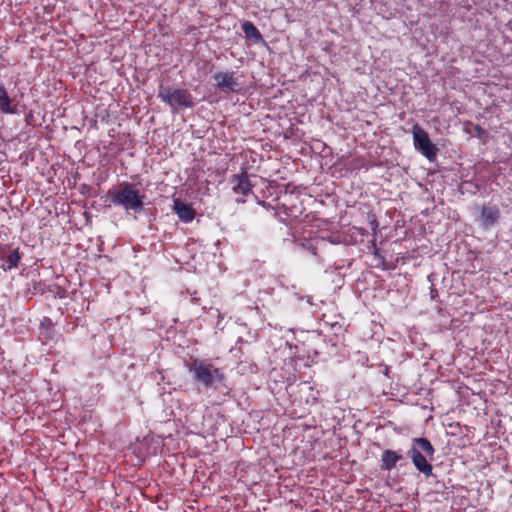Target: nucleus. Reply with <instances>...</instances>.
Segmentation results:
<instances>
[{"instance_id":"nucleus-1","label":"nucleus","mask_w":512,"mask_h":512,"mask_svg":"<svg viewBox=\"0 0 512 512\" xmlns=\"http://www.w3.org/2000/svg\"><path fill=\"white\" fill-rule=\"evenodd\" d=\"M185 367L193 375L196 382L207 388L212 387L215 382H222L225 378L220 368L201 358H194L185 362Z\"/></svg>"},{"instance_id":"nucleus-2","label":"nucleus","mask_w":512,"mask_h":512,"mask_svg":"<svg viewBox=\"0 0 512 512\" xmlns=\"http://www.w3.org/2000/svg\"><path fill=\"white\" fill-rule=\"evenodd\" d=\"M109 195L113 204L120 205L127 211L137 212L143 208L145 195H141L132 183H121L116 189L110 190Z\"/></svg>"},{"instance_id":"nucleus-3","label":"nucleus","mask_w":512,"mask_h":512,"mask_svg":"<svg viewBox=\"0 0 512 512\" xmlns=\"http://www.w3.org/2000/svg\"><path fill=\"white\" fill-rule=\"evenodd\" d=\"M414 441L419 448H411L408 451V455L410 456L416 469L423 473L426 477H429L433 474V467L426 460V457L421 453V451L424 452L426 456L431 458L434 455L435 449L427 438H416Z\"/></svg>"},{"instance_id":"nucleus-4","label":"nucleus","mask_w":512,"mask_h":512,"mask_svg":"<svg viewBox=\"0 0 512 512\" xmlns=\"http://www.w3.org/2000/svg\"><path fill=\"white\" fill-rule=\"evenodd\" d=\"M158 97L167 103L174 112L178 109L190 108L193 106V96L187 89L170 88L161 85L158 91Z\"/></svg>"},{"instance_id":"nucleus-5","label":"nucleus","mask_w":512,"mask_h":512,"mask_svg":"<svg viewBox=\"0 0 512 512\" xmlns=\"http://www.w3.org/2000/svg\"><path fill=\"white\" fill-rule=\"evenodd\" d=\"M412 135L415 149L420 151L428 160L433 161L439 150L431 142L428 133L419 124H415L412 128Z\"/></svg>"},{"instance_id":"nucleus-6","label":"nucleus","mask_w":512,"mask_h":512,"mask_svg":"<svg viewBox=\"0 0 512 512\" xmlns=\"http://www.w3.org/2000/svg\"><path fill=\"white\" fill-rule=\"evenodd\" d=\"M213 78L216 81L215 86L225 93L239 92L241 90V84L238 77L233 71L217 72Z\"/></svg>"},{"instance_id":"nucleus-7","label":"nucleus","mask_w":512,"mask_h":512,"mask_svg":"<svg viewBox=\"0 0 512 512\" xmlns=\"http://www.w3.org/2000/svg\"><path fill=\"white\" fill-rule=\"evenodd\" d=\"M0 260L5 261L1 264L4 271L17 268L21 260L19 248L12 249L7 244H0Z\"/></svg>"},{"instance_id":"nucleus-8","label":"nucleus","mask_w":512,"mask_h":512,"mask_svg":"<svg viewBox=\"0 0 512 512\" xmlns=\"http://www.w3.org/2000/svg\"><path fill=\"white\" fill-rule=\"evenodd\" d=\"M233 191L236 194L242 195V198L237 199L238 202H245V197L252 193L253 185L249 180V176L246 171H242L240 174L233 175L232 180Z\"/></svg>"},{"instance_id":"nucleus-9","label":"nucleus","mask_w":512,"mask_h":512,"mask_svg":"<svg viewBox=\"0 0 512 512\" xmlns=\"http://www.w3.org/2000/svg\"><path fill=\"white\" fill-rule=\"evenodd\" d=\"M173 211L184 223L192 222L196 215V212L193 209V207L189 204L184 203L180 199H175L173 201Z\"/></svg>"},{"instance_id":"nucleus-10","label":"nucleus","mask_w":512,"mask_h":512,"mask_svg":"<svg viewBox=\"0 0 512 512\" xmlns=\"http://www.w3.org/2000/svg\"><path fill=\"white\" fill-rule=\"evenodd\" d=\"M402 457L403 456L397 451L389 449L384 450L381 456V468L387 471L394 469L397 462L401 460Z\"/></svg>"},{"instance_id":"nucleus-11","label":"nucleus","mask_w":512,"mask_h":512,"mask_svg":"<svg viewBox=\"0 0 512 512\" xmlns=\"http://www.w3.org/2000/svg\"><path fill=\"white\" fill-rule=\"evenodd\" d=\"M500 218V211L497 207L483 206L481 210V221L485 227L492 226L498 222Z\"/></svg>"},{"instance_id":"nucleus-12","label":"nucleus","mask_w":512,"mask_h":512,"mask_svg":"<svg viewBox=\"0 0 512 512\" xmlns=\"http://www.w3.org/2000/svg\"><path fill=\"white\" fill-rule=\"evenodd\" d=\"M0 110L3 113H14V109L11 107V99L7 94L6 89L0 84Z\"/></svg>"},{"instance_id":"nucleus-13","label":"nucleus","mask_w":512,"mask_h":512,"mask_svg":"<svg viewBox=\"0 0 512 512\" xmlns=\"http://www.w3.org/2000/svg\"><path fill=\"white\" fill-rule=\"evenodd\" d=\"M242 30L246 37L248 38H254V39H261V34L257 27L250 21H246L242 25Z\"/></svg>"},{"instance_id":"nucleus-14","label":"nucleus","mask_w":512,"mask_h":512,"mask_svg":"<svg viewBox=\"0 0 512 512\" xmlns=\"http://www.w3.org/2000/svg\"><path fill=\"white\" fill-rule=\"evenodd\" d=\"M370 224H371V227H372L373 231L376 232V229H377V226H378V223H377L376 219H373L370 222Z\"/></svg>"},{"instance_id":"nucleus-15","label":"nucleus","mask_w":512,"mask_h":512,"mask_svg":"<svg viewBox=\"0 0 512 512\" xmlns=\"http://www.w3.org/2000/svg\"><path fill=\"white\" fill-rule=\"evenodd\" d=\"M475 129L477 130V132H484V130L478 125L475 127Z\"/></svg>"}]
</instances>
